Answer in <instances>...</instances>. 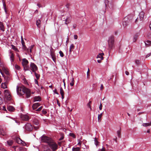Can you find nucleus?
I'll return each instance as SVG.
<instances>
[{"label":"nucleus","mask_w":151,"mask_h":151,"mask_svg":"<svg viewBox=\"0 0 151 151\" xmlns=\"http://www.w3.org/2000/svg\"><path fill=\"white\" fill-rule=\"evenodd\" d=\"M144 16V13L143 12H141L139 15V17L140 18V21H142L143 19Z\"/></svg>","instance_id":"ddd939ff"},{"label":"nucleus","mask_w":151,"mask_h":151,"mask_svg":"<svg viewBox=\"0 0 151 151\" xmlns=\"http://www.w3.org/2000/svg\"><path fill=\"white\" fill-rule=\"evenodd\" d=\"M3 6L4 8H6V4L4 2H3Z\"/></svg>","instance_id":"774afa93"},{"label":"nucleus","mask_w":151,"mask_h":151,"mask_svg":"<svg viewBox=\"0 0 151 151\" xmlns=\"http://www.w3.org/2000/svg\"><path fill=\"white\" fill-rule=\"evenodd\" d=\"M0 29L3 32L4 31V28L3 23L0 22Z\"/></svg>","instance_id":"aec40b11"},{"label":"nucleus","mask_w":151,"mask_h":151,"mask_svg":"<svg viewBox=\"0 0 151 151\" xmlns=\"http://www.w3.org/2000/svg\"><path fill=\"white\" fill-rule=\"evenodd\" d=\"M113 0H105V1L106 3H108L109 4H108L109 6H111L109 5V4L111 5L112 3Z\"/></svg>","instance_id":"393cba45"},{"label":"nucleus","mask_w":151,"mask_h":151,"mask_svg":"<svg viewBox=\"0 0 151 151\" xmlns=\"http://www.w3.org/2000/svg\"><path fill=\"white\" fill-rule=\"evenodd\" d=\"M41 100V98L39 96H36L34 99V102L40 101Z\"/></svg>","instance_id":"4468645a"},{"label":"nucleus","mask_w":151,"mask_h":151,"mask_svg":"<svg viewBox=\"0 0 151 151\" xmlns=\"http://www.w3.org/2000/svg\"><path fill=\"white\" fill-rule=\"evenodd\" d=\"M35 73V75L37 79H38L40 78V75L37 74L36 71L34 72Z\"/></svg>","instance_id":"f704fd0d"},{"label":"nucleus","mask_w":151,"mask_h":151,"mask_svg":"<svg viewBox=\"0 0 151 151\" xmlns=\"http://www.w3.org/2000/svg\"><path fill=\"white\" fill-rule=\"evenodd\" d=\"M25 128L27 131L30 132L32 131L33 129L32 125L29 123H27L25 124Z\"/></svg>","instance_id":"423d86ee"},{"label":"nucleus","mask_w":151,"mask_h":151,"mask_svg":"<svg viewBox=\"0 0 151 151\" xmlns=\"http://www.w3.org/2000/svg\"><path fill=\"white\" fill-rule=\"evenodd\" d=\"M69 18L70 17H68L65 20V24L67 25L70 22V20L69 19Z\"/></svg>","instance_id":"b1692460"},{"label":"nucleus","mask_w":151,"mask_h":151,"mask_svg":"<svg viewBox=\"0 0 151 151\" xmlns=\"http://www.w3.org/2000/svg\"><path fill=\"white\" fill-rule=\"evenodd\" d=\"M17 94L19 96H22L23 94L25 93L27 98H28L30 96V90L23 85L21 86H17Z\"/></svg>","instance_id":"f257e3e1"},{"label":"nucleus","mask_w":151,"mask_h":151,"mask_svg":"<svg viewBox=\"0 0 151 151\" xmlns=\"http://www.w3.org/2000/svg\"><path fill=\"white\" fill-rule=\"evenodd\" d=\"M89 69L88 68V70L87 72V78H89Z\"/></svg>","instance_id":"a18cd8bd"},{"label":"nucleus","mask_w":151,"mask_h":151,"mask_svg":"<svg viewBox=\"0 0 151 151\" xmlns=\"http://www.w3.org/2000/svg\"><path fill=\"white\" fill-rule=\"evenodd\" d=\"M30 70L32 72H34L37 71L38 68L36 65L34 63H31L30 65Z\"/></svg>","instance_id":"39448f33"},{"label":"nucleus","mask_w":151,"mask_h":151,"mask_svg":"<svg viewBox=\"0 0 151 151\" xmlns=\"http://www.w3.org/2000/svg\"><path fill=\"white\" fill-rule=\"evenodd\" d=\"M15 68L16 69L18 70H19L20 69V66L17 64H16L15 65Z\"/></svg>","instance_id":"c9c22d12"},{"label":"nucleus","mask_w":151,"mask_h":151,"mask_svg":"<svg viewBox=\"0 0 151 151\" xmlns=\"http://www.w3.org/2000/svg\"><path fill=\"white\" fill-rule=\"evenodd\" d=\"M57 103L59 107L60 106V104L59 103L58 100H57Z\"/></svg>","instance_id":"338daca9"},{"label":"nucleus","mask_w":151,"mask_h":151,"mask_svg":"<svg viewBox=\"0 0 151 151\" xmlns=\"http://www.w3.org/2000/svg\"><path fill=\"white\" fill-rule=\"evenodd\" d=\"M42 106H41V107H40L39 108H38V109H37L36 110V111H40L42 110Z\"/></svg>","instance_id":"09e8293b"},{"label":"nucleus","mask_w":151,"mask_h":151,"mask_svg":"<svg viewBox=\"0 0 151 151\" xmlns=\"http://www.w3.org/2000/svg\"><path fill=\"white\" fill-rule=\"evenodd\" d=\"M3 103V100L2 98L0 97V105Z\"/></svg>","instance_id":"6e6d98bb"},{"label":"nucleus","mask_w":151,"mask_h":151,"mask_svg":"<svg viewBox=\"0 0 151 151\" xmlns=\"http://www.w3.org/2000/svg\"><path fill=\"white\" fill-rule=\"evenodd\" d=\"M9 52H10V54H11V55H10V58H14V54L12 53V52L10 50Z\"/></svg>","instance_id":"4c0bfd02"},{"label":"nucleus","mask_w":151,"mask_h":151,"mask_svg":"<svg viewBox=\"0 0 151 151\" xmlns=\"http://www.w3.org/2000/svg\"><path fill=\"white\" fill-rule=\"evenodd\" d=\"M70 136L73 137L75 138H76V136L75 134L73 133H70Z\"/></svg>","instance_id":"de8ad7c7"},{"label":"nucleus","mask_w":151,"mask_h":151,"mask_svg":"<svg viewBox=\"0 0 151 151\" xmlns=\"http://www.w3.org/2000/svg\"><path fill=\"white\" fill-rule=\"evenodd\" d=\"M7 110L10 111H13L15 109L14 107L12 106H8L7 107Z\"/></svg>","instance_id":"2eb2a0df"},{"label":"nucleus","mask_w":151,"mask_h":151,"mask_svg":"<svg viewBox=\"0 0 151 151\" xmlns=\"http://www.w3.org/2000/svg\"><path fill=\"white\" fill-rule=\"evenodd\" d=\"M80 148L79 147H73L72 148V151H80Z\"/></svg>","instance_id":"cd10ccee"},{"label":"nucleus","mask_w":151,"mask_h":151,"mask_svg":"<svg viewBox=\"0 0 151 151\" xmlns=\"http://www.w3.org/2000/svg\"><path fill=\"white\" fill-rule=\"evenodd\" d=\"M104 88L103 85L102 84H101L100 86V90H102Z\"/></svg>","instance_id":"bf43d9fd"},{"label":"nucleus","mask_w":151,"mask_h":151,"mask_svg":"<svg viewBox=\"0 0 151 151\" xmlns=\"http://www.w3.org/2000/svg\"><path fill=\"white\" fill-rule=\"evenodd\" d=\"M140 18L139 17H138L135 20V22L136 23H137L139 22H141L142 21H140Z\"/></svg>","instance_id":"ea45409f"},{"label":"nucleus","mask_w":151,"mask_h":151,"mask_svg":"<svg viewBox=\"0 0 151 151\" xmlns=\"http://www.w3.org/2000/svg\"><path fill=\"white\" fill-rule=\"evenodd\" d=\"M74 45L73 44H72L70 46V49L73 50L74 48Z\"/></svg>","instance_id":"37998d69"},{"label":"nucleus","mask_w":151,"mask_h":151,"mask_svg":"<svg viewBox=\"0 0 151 151\" xmlns=\"http://www.w3.org/2000/svg\"><path fill=\"white\" fill-rule=\"evenodd\" d=\"M51 148H52L53 150H55L57 149V145L55 144V143L52 140V141L50 144H49Z\"/></svg>","instance_id":"6e6552de"},{"label":"nucleus","mask_w":151,"mask_h":151,"mask_svg":"<svg viewBox=\"0 0 151 151\" xmlns=\"http://www.w3.org/2000/svg\"><path fill=\"white\" fill-rule=\"evenodd\" d=\"M4 96L6 99L8 100H10L11 99V96L9 91L8 90L6 89L4 91Z\"/></svg>","instance_id":"20e7f679"},{"label":"nucleus","mask_w":151,"mask_h":151,"mask_svg":"<svg viewBox=\"0 0 151 151\" xmlns=\"http://www.w3.org/2000/svg\"><path fill=\"white\" fill-rule=\"evenodd\" d=\"M95 144L97 145L98 143V141L96 140H95Z\"/></svg>","instance_id":"69168bd1"},{"label":"nucleus","mask_w":151,"mask_h":151,"mask_svg":"<svg viewBox=\"0 0 151 151\" xmlns=\"http://www.w3.org/2000/svg\"><path fill=\"white\" fill-rule=\"evenodd\" d=\"M104 55V53H99L97 55V58H100V59H101V60H103V55Z\"/></svg>","instance_id":"6ab92c4d"},{"label":"nucleus","mask_w":151,"mask_h":151,"mask_svg":"<svg viewBox=\"0 0 151 151\" xmlns=\"http://www.w3.org/2000/svg\"><path fill=\"white\" fill-rule=\"evenodd\" d=\"M1 88L5 89L7 88V86L5 83H1Z\"/></svg>","instance_id":"a878e982"},{"label":"nucleus","mask_w":151,"mask_h":151,"mask_svg":"<svg viewBox=\"0 0 151 151\" xmlns=\"http://www.w3.org/2000/svg\"><path fill=\"white\" fill-rule=\"evenodd\" d=\"M74 78H73L71 82L70 83V85L71 86H73L74 85Z\"/></svg>","instance_id":"e433bc0d"},{"label":"nucleus","mask_w":151,"mask_h":151,"mask_svg":"<svg viewBox=\"0 0 151 151\" xmlns=\"http://www.w3.org/2000/svg\"><path fill=\"white\" fill-rule=\"evenodd\" d=\"M34 129L36 130H37L39 128V127L38 126H34Z\"/></svg>","instance_id":"4d7b16f0"},{"label":"nucleus","mask_w":151,"mask_h":151,"mask_svg":"<svg viewBox=\"0 0 151 151\" xmlns=\"http://www.w3.org/2000/svg\"><path fill=\"white\" fill-rule=\"evenodd\" d=\"M135 63L137 65H138L140 63V61L139 60H135Z\"/></svg>","instance_id":"a19ab883"},{"label":"nucleus","mask_w":151,"mask_h":151,"mask_svg":"<svg viewBox=\"0 0 151 151\" xmlns=\"http://www.w3.org/2000/svg\"><path fill=\"white\" fill-rule=\"evenodd\" d=\"M4 70H5V72L6 73V74L7 75H9V72L7 71L5 69H4Z\"/></svg>","instance_id":"5fc2aeb1"},{"label":"nucleus","mask_w":151,"mask_h":151,"mask_svg":"<svg viewBox=\"0 0 151 151\" xmlns=\"http://www.w3.org/2000/svg\"><path fill=\"white\" fill-rule=\"evenodd\" d=\"M146 47H148L151 45V41L149 40H147L145 42Z\"/></svg>","instance_id":"dca6fc26"},{"label":"nucleus","mask_w":151,"mask_h":151,"mask_svg":"<svg viewBox=\"0 0 151 151\" xmlns=\"http://www.w3.org/2000/svg\"><path fill=\"white\" fill-rule=\"evenodd\" d=\"M60 93L61 95L64 94V91L63 90V89L61 87H60Z\"/></svg>","instance_id":"58836bf2"},{"label":"nucleus","mask_w":151,"mask_h":151,"mask_svg":"<svg viewBox=\"0 0 151 151\" xmlns=\"http://www.w3.org/2000/svg\"><path fill=\"white\" fill-rule=\"evenodd\" d=\"M42 112L44 114H46L47 113V112L45 109H43L42 111Z\"/></svg>","instance_id":"49530a36"},{"label":"nucleus","mask_w":151,"mask_h":151,"mask_svg":"<svg viewBox=\"0 0 151 151\" xmlns=\"http://www.w3.org/2000/svg\"><path fill=\"white\" fill-rule=\"evenodd\" d=\"M54 93L57 94H58V92H57V90L56 89H55L54 91Z\"/></svg>","instance_id":"e2e57ef3"},{"label":"nucleus","mask_w":151,"mask_h":151,"mask_svg":"<svg viewBox=\"0 0 151 151\" xmlns=\"http://www.w3.org/2000/svg\"><path fill=\"white\" fill-rule=\"evenodd\" d=\"M74 37L75 39L76 40L78 39V36L76 35H74Z\"/></svg>","instance_id":"603ef678"},{"label":"nucleus","mask_w":151,"mask_h":151,"mask_svg":"<svg viewBox=\"0 0 151 151\" xmlns=\"http://www.w3.org/2000/svg\"><path fill=\"white\" fill-rule=\"evenodd\" d=\"M13 141L12 140H9L7 141L6 142V145H8L9 146H11L12 145L13 143Z\"/></svg>","instance_id":"f3484780"},{"label":"nucleus","mask_w":151,"mask_h":151,"mask_svg":"<svg viewBox=\"0 0 151 151\" xmlns=\"http://www.w3.org/2000/svg\"><path fill=\"white\" fill-rule=\"evenodd\" d=\"M102 114H103V113H101V114H100L98 115V121L99 122H100L101 121V117H102Z\"/></svg>","instance_id":"c85d7f7f"},{"label":"nucleus","mask_w":151,"mask_h":151,"mask_svg":"<svg viewBox=\"0 0 151 151\" xmlns=\"http://www.w3.org/2000/svg\"><path fill=\"white\" fill-rule=\"evenodd\" d=\"M150 55H151V52L150 53H148V54H147L146 56V58H147V57H149V56H150Z\"/></svg>","instance_id":"680f3d73"},{"label":"nucleus","mask_w":151,"mask_h":151,"mask_svg":"<svg viewBox=\"0 0 151 151\" xmlns=\"http://www.w3.org/2000/svg\"><path fill=\"white\" fill-rule=\"evenodd\" d=\"M17 142L18 144H21L22 142V140L19 138L17 139Z\"/></svg>","instance_id":"473e14b6"},{"label":"nucleus","mask_w":151,"mask_h":151,"mask_svg":"<svg viewBox=\"0 0 151 151\" xmlns=\"http://www.w3.org/2000/svg\"><path fill=\"white\" fill-rule=\"evenodd\" d=\"M0 134H2L3 135H4L5 134L4 131L1 128H0Z\"/></svg>","instance_id":"7c9ffc66"},{"label":"nucleus","mask_w":151,"mask_h":151,"mask_svg":"<svg viewBox=\"0 0 151 151\" xmlns=\"http://www.w3.org/2000/svg\"><path fill=\"white\" fill-rule=\"evenodd\" d=\"M50 55L53 60L55 62L56 58L55 57V56L54 52L52 51H51Z\"/></svg>","instance_id":"9b49d317"},{"label":"nucleus","mask_w":151,"mask_h":151,"mask_svg":"<svg viewBox=\"0 0 151 151\" xmlns=\"http://www.w3.org/2000/svg\"><path fill=\"white\" fill-rule=\"evenodd\" d=\"M129 20L127 17H125L123 19V25L124 27H126L129 24Z\"/></svg>","instance_id":"0eeeda50"},{"label":"nucleus","mask_w":151,"mask_h":151,"mask_svg":"<svg viewBox=\"0 0 151 151\" xmlns=\"http://www.w3.org/2000/svg\"><path fill=\"white\" fill-rule=\"evenodd\" d=\"M40 19L37 20L36 21V25L38 27H40Z\"/></svg>","instance_id":"c756f323"},{"label":"nucleus","mask_w":151,"mask_h":151,"mask_svg":"<svg viewBox=\"0 0 151 151\" xmlns=\"http://www.w3.org/2000/svg\"><path fill=\"white\" fill-rule=\"evenodd\" d=\"M151 124V123H144L142 124V125L144 127H147L149 126H150Z\"/></svg>","instance_id":"2f4dec72"},{"label":"nucleus","mask_w":151,"mask_h":151,"mask_svg":"<svg viewBox=\"0 0 151 151\" xmlns=\"http://www.w3.org/2000/svg\"><path fill=\"white\" fill-rule=\"evenodd\" d=\"M33 122L35 125H38L39 124V122L38 120L36 119H33Z\"/></svg>","instance_id":"412c9836"},{"label":"nucleus","mask_w":151,"mask_h":151,"mask_svg":"<svg viewBox=\"0 0 151 151\" xmlns=\"http://www.w3.org/2000/svg\"><path fill=\"white\" fill-rule=\"evenodd\" d=\"M22 49L24 50V51H25L26 52H27L28 53L29 52V49L27 48L25 45H22Z\"/></svg>","instance_id":"4be33fe9"},{"label":"nucleus","mask_w":151,"mask_h":151,"mask_svg":"<svg viewBox=\"0 0 151 151\" xmlns=\"http://www.w3.org/2000/svg\"><path fill=\"white\" fill-rule=\"evenodd\" d=\"M28 61L26 58H23L22 60V64L23 66L28 65Z\"/></svg>","instance_id":"9d476101"},{"label":"nucleus","mask_w":151,"mask_h":151,"mask_svg":"<svg viewBox=\"0 0 151 151\" xmlns=\"http://www.w3.org/2000/svg\"><path fill=\"white\" fill-rule=\"evenodd\" d=\"M91 101H90L87 104L88 106L89 107H91L90 104L91 103Z\"/></svg>","instance_id":"864d4df0"},{"label":"nucleus","mask_w":151,"mask_h":151,"mask_svg":"<svg viewBox=\"0 0 151 151\" xmlns=\"http://www.w3.org/2000/svg\"><path fill=\"white\" fill-rule=\"evenodd\" d=\"M117 134L118 136L119 137H121V132L119 130H118L117 131Z\"/></svg>","instance_id":"c03bdc74"},{"label":"nucleus","mask_w":151,"mask_h":151,"mask_svg":"<svg viewBox=\"0 0 151 151\" xmlns=\"http://www.w3.org/2000/svg\"><path fill=\"white\" fill-rule=\"evenodd\" d=\"M21 42L22 45H25V42L24 41V40H21Z\"/></svg>","instance_id":"052dcab7"},{"label":"nucleus","mask_w":151,"mask_h":151,"mask_svg":"<svg viewBox=\"0 0 151 151\" xmlns=\"http://www.w3.org/2000/svg\"><path fill=\"white\" fill-rule=\"evenodd\" d=\"M98 151H106L105 148L103 147L102 149H99Z\"/></svg>","instance_id":"8fccbe9b"},{"label":"nucleus","mask_w":151,"mask_h":151,"mask_svg":"<svg viewBox=\"0 0 151 151\" xmlns=\"http://www.w3.org/2000/svg\"><path fill=\"white\" fill-rule=\"evenodd\" d=\"M139 34L138 33H136L134 35L133 37V41L135 42L137 40V38L139 36Z\"/></svg>","instance_id":"a211bd4d"},{"label":"nucleus","mask_w":151,"mask_h":151,"mask_svg":"<svg viewBox=\"0 0 151 151\" xmlns=\"http://www.w3.org/2000/svg\"><path fill=\"white\" fill-rule=\"evenodd\" d=\"M52 140L51 138L44 135L41 137V141L42 142L46 143L48 144L51 142Z\"/></svg>","instance_id":"7ed1b4c3"},{"label":"nucleus","mask_w":151,"mask_h":151,"mask_svg":"<svg viewBox=\"0 0 151 151\" xmlns=\"http://www.w3.org/2000/svg\"><path fill=\"white\" fill-rule=\"evenodd\" d=\"M114 37L111 35L109 38L108 41L109 50H111L114 47Z\"/></svg>","instance_id":"f03ea898"},{"label":"nucleus","mask_w":151,"mask_h":151,"mask_svg":"<svg viewBox=\"0 0 151 151\" xmlns=\"http://www.w3.org/2000/svg\"><path fill=\"white\" fill-rule=\"evenodd\" d=\"M21 118L22 120L24 121H28L29 119V116L26 115H22Z\"/></svg>","instance_id":"1a4fd4ad"},{"label":"nucleus","mask_w":151,"mask_h":151,"mask_svg":"<svg viewBox=\"0 0 151 151\" xmlns=\"http://www.w3.org/2000/svg\"><path fill=\"white\" fill-rule=\"evenodd\" d=\"M102 104H101L100 105L99 107V109L100 110H101L102 109Z\"/></svg>","instance_id":"0e129e2a"},{"label":"nucleus","mask_w":151,"mask_h":151,"mask_svg":"<svg viewBox=\"0 0 151 151\" xmlns=\"http://www.w3.org/2000/svg\"><path fill=\"white\" fill-rule=\"evenodd\" d=\"M40 105V104L39 103H35L32 105V108L33 110L36 109Z\"/></svg>","instance_id":"f8f14e48"},{"label":"nucleus","mask_w":151,"mask_h":151,"mask_svg":"<svg viewBox=\"0 0 151 151\" xmlns=\"http://www.w3.org/2000/svg\"><path fill=\"white\" fill-rule=\"evenodd\" d=\"M24 67V69L25 71L26 70H29V68L28 65H26L23 66Z\"/></svg>","instance_id":"5701e85b"},{"label":"nucleus","mask_w":151,"mask_h":151,"mask_svg":"<svg viewBox=\"0 0 151 151\" xmlns=\"http://www.w3.org/2000/svg\"><path fill=\"white\" fill-rule=\"evenodd\" d=\"M59 53L60 54V55L61 57H63L64 56V54L61 51H60Z\"/></svg>","instance_id":"79ce46f5"},{"label":"nucleus","mask_w":151,"mask_h":151,"mask_svg":"<svg viewBox=\"0 0 151 151\" xmlns=\"http://www.w3.org/2000/svg\"><path fill=\"white\" fill-rule=\"evenodd\" d=\"M11 46L12 48L16 52H19V50L16 47L13 45H11Z\"/></svg>","instance_id":"bb28decb"},{"label":"nucleus","mask_w":151,"mask_h":151,"mask_svg":"<svg viewBox=\"0 0 151 151\" xmlns=\"http://www.w3.org/2000/svg\"><path fill=\"white\" fill-rule=\"evenodd\" d=\"M0 151H7L4 148H0Z\"/></svg>","instance_id":"3c124183"},{"label":"nucleus","mask_w":151,"mask_h":151,"mask_svg":"<svg viewBox=\"0 0 151 151\" xmlns=\"http://www.w3.org/2000/svg\"><path fill=\"white\" fill-rule=\"evenodd\" d=\"M23 146H25L26 145V143L22 141V142L21 143Z\"/></svg>","instance_id":"13d9d810"},{"label":"nucleus","mask_w":151,"mask_h":151,"mask_svg":"<svg viewBox=\"0 0 151 151\" xmlns=\"http://www.w3.org/2000/svg\"><path fill=\"white\" fill-rule=\"evenodd\" d=\"M34 45H31V46H29L28 49H29V52H32V49H33L34 47Z\"/></svg>","instance_id":"72a5a7b5"}]
</instances>
